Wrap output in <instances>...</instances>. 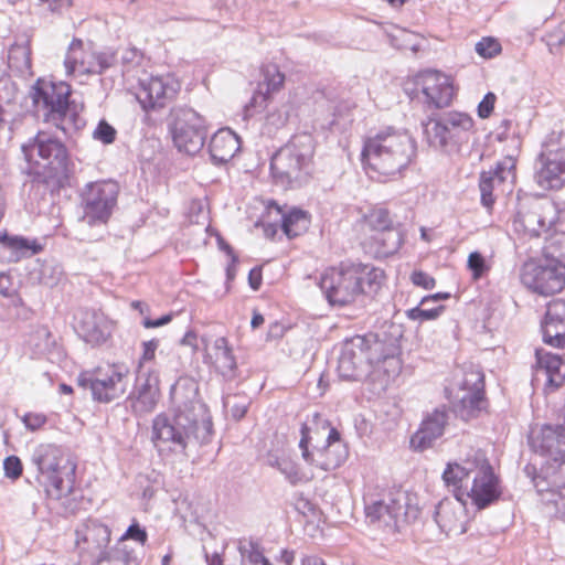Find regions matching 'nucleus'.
Wrapping results in <instances>:
<instances>
[{"instance_id":"f257e3e1","label":"nucleus","mask_w":565,"mask_h":565,"mask_svg":"<svg viewBox=\"0 0 565 565\" xmlns=\"http://www.w3.org/2000/svg\"><path fill=\"white\" fill-rule=\"evenodd\" d=\"M173 416L158 414L152 420V441L173 452L185 454L190 446L209 444L213 423L207 406L199 398L194 384L178 385L171 391Z\"/></svg>"},{"instance_id":"f03ea898","label":"nucleus","mask_w":565,"mask_h":565,"mask_svg":"<svg viewBox=\"0 0 565 565\" xmlns=\"http://www.w3.org/2000/svg\"><path fill=\"white\" fill-rule=\"evenodd\" d=\"M402 333L387 339L385 332L354 335L342 344L338 361L339 377L362 381L373 372L386 371L385 365L398 367V340Z\"/></svg>"},{"instance_id":"7ed1b4c3","label":"nucleus","mask_w":565,"mask_h":565,"mask_svg":"<svg viewBox=\"0 0 565 565\" xmlns=\"http://www.w3.org/2000/svg\"><path fill=\"white\" fill-rule=\"evenodd\" d=\"M22 152L29 163H34L26 171L32 186H42L54 192L68 179V151L65 145L46 131H39L29 142L22 145Z\"/></svg>"},{"instance_id":"20e7f679","label":"nucleus","mask_w":565,"mask_h":565,"mask_svg":"<svg viewBox=\"0 0 565 565\" xmlns=\"http://www.w3.org/2000/svg\"><path fill=\"white\" fill-rule=\"evenodd\" d=\"M384 279L385 274L381 268L344 260L322 275L320 288L331 306L344 307L360 295H375Z\"/></svg>"},{"instance_id":"39448f33","label":"nucleus","mask_w":565,"mask_h":565,"mask_svg":"<svg viewBox=\"0 0 565 565\" xmlns=\"http://www.w3.org/2000/svg\"><path fill=\"white\" fill-rule=\"evenodd\" d=\"M316 139L309 132L291 138L270 158V175L284 190L300 189L308 184L315 173Z\"/></svg>"},{"instance_id":"423d86ee","label":"nucleus","mask_w":565,"mask_h":565,"mask_svg":"<svg viewBox=\"0 0 565 565\" xmlns=\"http://www.w3.org/2000/svg\"><path fill=\"white\" fill-rule=\"evenodd\" d=\"M416 150V141L409 134L386 127L365 140L362 163L379 174L392 177L413 162Z\"/></svg>"},{"instance_id":"0eeeda50","label":"nucleus","mask_w":565,"mask_h":565,"mask_svg":"<svg viewBox=\"0 0 565 565\" xmlns=\"http://www.w3.org/2000/svg\"><path fill=\"white\" fill-rule=\"evenodd\" d=\"M31 98L35 116L66 136L77 132L86 125L71 100L72 88L64 82L53 83L39 78L32 86Z\"/></svg>"},{"instance_id":"6e6552de","label":"nucleus","mask_w":565,"mask_h":565,"mask_svg":"<svg viewBox=\"0 0 565 565\" xmlns=\"http://www.w3.org/2000/svg\"><path fill=\"white\" fill-rule=\"evenodd\" d=\"M565 238L544 247V257L525 262L521 268V282L541 296H552L565 288V254L558 249Z\"/></svg>"},{"instance_id":"1a4fd4ad","label":"nucleus","mask_w":565,"mask_h":565,"mask_svg":"<svg viewBox=\"0 0 565 565\" xmlns=\"http://www.w3.org/2000/svg\"><path fill=\"white\" fill-rule=\"evenodd\" d=\"M36 467L38 482L55 500L72 491L76 466L66 459L60 447L51 444L38 446L31 457Z\"/></svg>"},{"instance_id":"9d476101","label":"nucleus","mask_w":565,"mask_h":565,"mask_svg":"<svg viewBox=\"0 0 565 565\" xmlns=\"http://www.w3.org/2000/svg\"><path fill=\"white\" fill-rule=\"evenodd\" d=\"M557 207L547 198L518 194L516 211L512 220L514 232L529 237H540L556 223Z\"/></svg>"},{"instance_id":"9b49d317","label":"nucleus","mask_w":565,"mask_h":565,"mask_svg":"<svg viewBox=\"0 0 565 565\" xmlns=\"http://www.w3.org/2000/svg\"><path fill=\"white\" fill-rule=\"evenodd\" d=\"M168 127L179 151L194 156L203 148L207 137L204 117L188 106H174L168 116Z\"/></svg>"},{"instance_id":"f8f14e48","label":"nucleus","mask_w":565,"mask_h":565,"mask_svg":"<svg viewBox=\"0 0 565 565\" xmlns=\"http://www.w3.org/2000/svg\"><path fill=\"white\" fill-rule=\"evenodd\" d=\"M473 119L468 114L449 111L437 117H429L423 122L426 141L435 149L458 147L469 141Z\"/></svg>"},{"instance_id":"ddd939ff","label":"nucleus","mask_w":565,"mask_h":565,"mask_svg":"<svg viewBox=\"0 0 565 565\" xmlns=\"http://www.w3.org/2000/svg\"><path fill=\"white\" fill-rule=\"evenodd\" d=\"M119 185L113 180L93 182L82 193V222L88 226L105 225L117 204Z\"/></svg>"},{"instance_id":"4468645a","label":"nucleus","mask_w":565,"mask_h":565,"mask_svg":"<svg viewBox=\"0 0 565 565\" xmlns=\"http://www.w3.org/2000/svg\"><path fill=\"white\" fill-rule=\"evenodd\" d=\"M472 471L471 482L463 494L466 500L470 499L478 510H483L500 499L502 494L500 479L484 456L476 457Z\"/></svg>"},{"instance_id":"2eb2a0df","label":"nucleus","mask_w":565,"mask_h":565,"mask_svg":"<svg viewBox=\"0 0 565 565\" xmlns=\"http://www.w3.org/2000/svg\"><path fill=\"white\" fill-rule=\"evenodd\" d=\"M180 89L181 83L170 75L152 76L140 82V88L136 97L143 110H156L172 102Z\"/></svg>"},{"instance_id":"dca6fc26","label":"nucleus","mask_w":565,"mask_h":565,"mask_svg":"<svg viewBox=\"0 0 565 565\" xmlns=\"http://www.w3.org/2000/svg\"><path fill=\"white\" fill-rule=\"evenodd\" d=\"M516 179V158L513 154L505 156L495 163L489 171H482L479 179V189L481 194V204L491 209L495 202L494 191L502 186V192L507 185H512Z\"/></svg>"},{"instance_id":"f3484780","label":"nucleus","mask_w":565,"mask_h":565,"mask_svg":"<svg viewBox=\"0 0 565 565\" xmlns=\"http://www.w3.org/2000/svg\"><path fill=\"white\" fill-rule=\"evenodd\" d=\"M110 529L97 519H87L76 529V544L82 563L110 548Z\"/></svg>"},{"instance_id":"a211bd4d","label":"nucleus","mask_w":565,"mask_h":565,"mask_svg":"<svg viewBox=\"0 0 565 565\" xmlns=\"http://www.w3.org/2000/svg\"><path fill=\"white\" fill-rule=\"evenodd\" d=\"M543 382L545 393L558 390L565 383V360L558 355L545 351L535 350V364L533 365L532 383Z\"/></svg>"},{"instance_id":"6ab92c4d","label":"nucleus","mask_w":565,"mask_h":565,"mask_svg":"<svg viewBox=\"0 0 565 565\" xmlns=\"http://www.w3.org/2000/svg\"><path fill=\"white\" fill-rule=\"evenodd\" d=\"M416 89L425 97V103L434 108H444L450 105L454 97V87L450 78L439 71L428 70L416 77Z\"/></svg>"},{"instance_id":"aec40b11","label":"nucleus","mask_w":565,"mask_h":565,"mask_svg":"<svg viewBox=\"0 0 565 565\" xmlns=\"http://www.w3.org/2000/svg\"><path fill=\"white\" fill-rule=\"evenodd\" d=\"M315 454L310 466L323 471H332L339 468L348 458L347 444L341 439L337 428L330 427L322 446L313 445Z\"/></svg>"},{"instance_id":"412c9836","label":"nucleus","mask_w":565,"mask_h":565,"mask_svg":"<svg viewBox=\"0 0 565 565\" xmlns=\"http://www.w3.org/2000/svg\"><path fill=\"white\" fill-rule=\"evenodd\" d=\"M75 330L88 344L98 347L104 344L111 334V327L103 312L82 309L75 316Z\"/></svg>"},{"instance_id":"4be33fe9","label":"nucleus","mask_w":565,"mask_h":565,"mask_svg":"<svg viewBox=\"0 0 565 565\" xmlns=\"http://www.w3.org/2000/svg\"><path fill=\"white\" fill-rule=\"evenodd\" d=\"M529 445L534 452L546 456L554 461L565 458V426L544 425L540 431H532Z\"/></svg>"},{"instance_id":"5701e85b","label":"nucleus","mask_w":565,"mask_h":565,"mask_svg":"<svg viewBox=\"0 0 565 565\" xmlns=\"http://www.w3.org/2000/svg\"><path fill=\"white\" fill-rule=\"evenodd\" d=\"M449 415L444 406L428 413L423 418L417 431L411 437V447L416 451L430 448L444 435Z\"/></svg>"},{"instance_id":"b1692460","label":"nucleus","mask_w":565,"mask_h":565,"mask_svg":"<svg viewBox=\"0 0 565 565\" xmlns=\"http://www.w3.org/2000/svg\"><path fill=\"white\" fill-rule=\"evenodd\" d=\"M543 342L550 347L565 348V299L548 302L541 321Z\"/></svg>"},{"instance_id":"393cba45","label":"nucleus","mask_w":565,"mask_h":565,"mask_svg":"<svg viewBox=\"0 0 565 565\" xmlns=\"http://www.w3.org/2000/svg\"><path fill=\"white\" fill-rule=\"evenodd\" d=\"M263 81L258 83L250 100L245 106V117H252L266 106L271 93L280 89L285 82V75L276 64H267L262 67Z\"/></svg>"},{"instance_id":"a878e982","label":"nucleus","mask_w":565,"mask_h":565,"mask_svg":"<svg viewBox=\"0 0 565 565\" xmlns=\"http://www.w3.org/2000/svg\"><path fill=\"white\" fill-rule=\"evenodd\" d=\"M403 242V233L398 227L367 233L362 246L367 254L376 258H386L397 253Z\"/></svg>"},{"instance_id":"bb28decb","label":"nucleus","mask_w":565,"mask_h":565,"mask_svg":"<svg viewBox=\"0 0 565 565\" xmlns=\"http://www.w3.org/2000/svg\"><path fill=\"white\" fill-rule=\"evenodd\" d=\"M160 380L156 372L140 374L137 377L132 397V408L136 413H151L160 398Z\"/></svg>"},{"instance_id":"cd10ccee","label":"nucleus","mask_w":565,"mask_h":565,"mask_svg":"<svg viewBox=\"0 0 565 565\" xmlns=\"http://www.w3.org/2000/svg\"><path fill=\"white\" fill-rule=\"evenodd\" d=\"M449 398L452 412L465 422L479 417L488 407L486 392H450Z\"/></svg>"},{"instance_id":"c85d7f7f","label":"nucleus","mask_w":565,"mask_h":565,"mask_svg":"<svg viewBox=\"0 0 565 565\" xmlns=\"http://www.w3.org/2000/svg\"><path fill=\"white\" fill-rule=\"evenodd\" d=\"M239 148V137L230 128H222L212 136L207 150L213 164L222 166L227 163Z\"/></svg>"},{"instance_id":"c756f323","label":"nucleus","mask_w":565,"mask_h":565,"mask_svg":"<svg viewBox=\"0 0 565 565\" xmlns=\"http://www.w3.org/2000/svg\"><path fill=\"white\" fill-rule=\"evenodd\" d=\"M475 465L476 459L472 461L467 460L463 465L457 462L448 463L443 472L445 484L449 489L451 488L456 500L462 504L466 503V494L463 493L468 490L471 482V473H473L472 469Z\"/></svg>"},{"instance_id":"7c9ffc66","label":"nucleus","mask_w":565,"mask_h":565,"mask_svg":"<svg viewBox=\"0 0 565 565\" xmlns=\"http://www.w3.org/2000/svg\"><path fill=\"white\" fill-rule=\"evenodd\" d=\"M125 374L111 370L104 377H97L93 384V398L99 403H110L121 397L126 392Z\"/></svg>"},{"instance_id":"2f4dec72","label":"nucleus","mask_w":565,"mask_h":565,"mask_svg":"<svg viewBox=\"0 0 565 565\" xmlns=\"http://www.w3.org/2000/svg\"><path fill=\"white\" fill-rule=\"evenodd\" d=\"M541 167L535 172L537 184L545 190H558L565 184V164L550 157L539 156Z\"/></svg>"},{"instance_id":"473e14b6","label":"nucleus","mask_w":565,"mask_h":565,"mask_svg":"<svg viewBox=\"0 0 565 565\" xmlns=\"http://www.w3.org/2000/svg\"><path fill=\"white\" fill-rule=\"evenodd\" d=\"M87 565H138L134 547L117 541L114 546L86 562Z\"/></svg>"},{"instance_id":"72a5a7b5","label":"nucleus","mask_w":565,"mask_h":565,"mask_svg":"<svg viewBox=\"0 0 565 565\" xmlns=\"http://www.w3.org/2000/svg\"><path fill=\"white\" fill-rule=\"evenodd\" d=\"M277 213L280 214V227L288 238H295L302 233L307 232L310 225V215L307 211L298 207H292L284 213L277 203H273Z\"/></svg>"},{"instance_id":"f704fd0d","label":"nucleus","mask_w":565,"mask_h":565,"mask_svg":"<svg viewBox=\"0 0 565 565\" xmlns=\"http://www.w3.org/2000/svg\"><path fill=\"white\" fill-rule=\"evenodd\" d=\"M484 392V374L479 366L465 364L458 370L450 392Z\"/></svg>"},{"instance_id":"c9c22d12","label":"nucleus","mask_w":565,"mask_h":565,"mask_svg":"<svg viewBox=\"0 0 565 565\" xmlns=\"http://www.w3.org/2000/svg\"><path fill=\"white\" fill-rule=\"evenodd\" d=\"M94 55V52L86 51L84 49V43L79 39H73L71 42L65 60L64 65L67 74H88L90 67V56Z\"/></svg>"},{"instance_id":"e433bc0d","label":"nucleus","mask_w":565,"mask_h":565,"mask_svg":"<svg viewBox=\"0 0 565 565\" xmlns=\"http://www.w3.org/2000/svg\"><path fill=\"white\" fill-rule=\"evenodd\" d=\"M6 248L11 250L15 262L21 258H29L43 250V245L36 239H30L21 235L4 236Z\"/></svg>"},{"instance_id":"4c0bfd02","label":"nucleus","mask_w":565,"mask_h":565,"mask_svg":"<svg viewBox=\"0 0 565 565\" xmlns=\"http://www.w3.org/2000/svg\"><path fill=\"white\" fill-rule=\"evenodd\" d=\"M396 501H392V504H386L382 500L375 501L372 504L365 507V515L370 523H375L383 520L386 524L390 521L396 520L402 509L401 505L396 507Z\"/></svg>"},{"instance_id":"58836bf2","label":"nucleus","mask_w":565,"mask_h":565,"mask_svg":"<svg viewBox=\"0 0 565 565\" xmlns=\"http://www.w3.org/2000/svg\"><path fill=\"white\" fill-rule=\"evenodd\" d=\"M237 548L242 557V564H271L264 555V548L260 543L253 539H241Z\"/></svg>"},{"instance_id":"ea45409f","label":"nucleus","mask_w":565,"mask_h":565,"mask_svg":"<svg viewBox=\"0 0 565 565\" xmlns=\"http://www.w3.org/2000/svg\"><path fill=\"white\" fill-rule=\"evenodd\" d=\"M9 67L20 75H24L31 68V51L26 45L13 44L8 52Z\"/></svg>"},{"instance_id":"a19ab883","label":"nucleus","mask_w":565,"mask_h":565,"mask_svg":"<svg viewBox=\"0 0 565 565\" xmlns=\"http://www.w3.org/2000/svg\"><path fill=\"white\" fill-rule=\"evenodd\" d=\"M434 520L441 532L449 534L457 530L458 518L448 500L440 501L434 512Z\"/></svg>"},{"instance_id":"79ce46f5","label":"nucleus","mask_w":565,"mask_h":565,"mask_svg":"<svg viewBox=\"0 0 565 565\" xmlns=\"http://www.w3.org/2000/svg\"><path fill=\"white\" fill-rule=\"evenodd\" d=\"M541 153L565 164V132L552 131L543 142Z\"/></svg>"},{"instance_id":"37998d69","label":"nucleus","mask_w":565,"mask_h":565,"mask_svg":"<svg viewBox=\"0 0 565 565\" xmlns=\"http://www.w3.org/2000/svg\"><path fill=\"white\" fill-rule=\"evenodd\" d=\"M223 407L231 417L238 422L247 413L250 406V398L245 394H227L223 397Z\"/></svg>"},{"instance_id":"c03bdc74","label":"nucleus","mask_w":565,"mask_h":565,"mask_svg":"<svg viewBox=\"0 0 565 565\" xmlns=\"http://www.w3.org/2000/svg\"><path fill=\"white\" fill-rule=\"evenodd\" d=\"M365 224L369 233H375L388 228H398V226L394 225V222L391 217L388 210L380 207L374 209L366 217Z\"/></svg>"},{"instance_id":"a18cd8bd","label":"nucleus","mask_w":565,"mask_h":565,"mask_svg":"<svg viewBox=\"0 0 565 565\" xmlns=\"http://www.w3.org/2000/svg\"><path fill=\"white\" fill-rule=\"evenodd\" d=\"M425 305H418L414 308L407 309L405 316L413 321L423 323L425 321L436 320L445 311V306L440 305L431 309L424 308Z\"/></svg>"},{"instance_id":"49530a36","label":"nucleus","mask_w":565,"mask_h":565,"mask_svg":"<svg viewBox=\"0 0 565 565\" xmlns=\"http://www.w3.org/2000/svg\"><path fill=\"white\" fill-rule=\"evenodd\" d=\"M90 67L88 74H103L106 70L114 66L117 62V53L99 52L90 56Z\"/></svg>"},{"instance_id":"de8ad7c7","label":"nucleus","mask_w":565,"mask_h":565,"mask_svg":"<svg viewBox=\"0 0 565 565\" xmlns=\"http://www.w3.org/2000/svg\"><path fill=\"white\" fill-rule=\"evenodd\" d=\"M300 435L299 448L301 450V457L310 465L315 454L313 445H319V441L312 436L311 428L307 424L301 425Z\"/></svg>"},{"instance_id":"09e8293b","label":"nucleus","mask_w":565,"mask_h":565,"mask_svg":"<svg viewBox=\"0 0 565 565\" xmlns=\"http://www.w3.org/2000/svg\"><path fill=\"white\" fill-rule=\"evenodd\" d=\"M279 472L284 475L288 482L292 486L309 480V478L306 476V473L302 471L299 465L290 457H287L285 460H282V466Z\"/></svg>"},{"instance_id":"8fccbe9b","label":"nucleus","mask_w":565,"mask_h":565,"mask_svg":"<svg viewBox=\"0 0 565 565\" xmlns=\"http://www.w3.org/2000/svg\"><path fill=\"white\" fill-rule=\"evenodd\" d=\"M543 41L552 54L558 53L559 49L565 44V19L556 28L548 31L544 35Z\"/></svg>"},{"instance_id":"3c124183","label":"nucleus","mask_w":565,"mask_h":565,"mask_svg":"<svg viewBox=\"0 0 565 565\" xmlns=\"http://www.w3.org/2000/svg\"><path fill=\"white\" fill-rule=\"evenodd\" d=\"M467 267L471 271L473 280H479L490 270L484 256L477 250L469 254Z\"/></svg>"},{"instance_id":"603ef678","label":"nucleus","mask_w":565,"mask_h":565,"mask_svg":"<svg viewBox=\"0 0 565 565\" xmlns=\"http://www.w3.org/2000/svg\"><path fill=\"white\" fill-rule=\"evenodd\" d=\"M215 355L217 369L221 372V374L223 376L232 377L237 367L236 359L232 352V349L215 353Z\"/></svg>"},{"instance_id":"864d4df0","label":"nucleus","mask_w":565,"mask_h":565,"mask_svg":"<svg viewBox=\"0 0 565 565\" xmlns=\"http://www.w3.org/2000/svg\"><path fill=\"white\" fill-rule=\"evenodd\" d=\"M476 52L484 58H491L501 52V44L494 38H482L476 44Z\"/></svg>"},{"instance_id":"5fc2aeb1","label":"nucleus","mask_w":565,"mask_h":565,"mask_svg":"<svg viewBox=\"0 0 565 565\" xmlns=\"http://www.w3.org/2000/svg\"><path fill=\"white\" fill-rule=\"evenodd\" d=\"M129 540H132L143 546L148 540L146 529L138 522L134 521L118 541H122L125 544H128Z\"/></svg>"},{"instance_id":"6e6d98bb","label":"nucleus","mask_w":565,"mask_h":565,"mask_svg":"<svg viewBox=\"0 0 565 565\" xmlns=\"http://www.w3.org/2000/svg\"><path fill=\"white\" fill-rule=\"evenodd\" d=\"M116 129L104 119L98 122L93 132L94 139L99 140L105 145L113 143L116 139Z\"/></svg>"},{"instance_id":"4d7b16f0","label":"nucleus","mask_w":565,"mask_h":565,"mask_svg":"<svg viewBox=\"0 0 565 565\" xmlns=\"http://www.w3.org/2000/svg\"><path fill=\"white\" fill-rule=\"evenodd\" d=\"M3 469L7 478L17 480L22 476L23 466L22 461L17 456H8L3 460Z\"/></svg>"},{"instance_id":"13d9d810","label":"nucleus","mask_w":565,"mask_h":565,"mask_svg":"<svg viewBox=\"0 0 565 565\" xmlns=\"http://www.w3.org/2000/svg\"><path fill=\"white\" fill-rule=\"evenodd\" d=\"M495 100L497 96L494 95V93H487L478 105V116L482 119L489 118L494 109Z\"/></svg>"},{"instance_id":"bf43d9fd","label":"nucleus","mask_w":565,"mask_h":565,"mask_svg":"<svg viewBox=\"0 0 565 565\" xmlns=\"http://www.w3.org/2000/svg\"><path fill=\"white\" fill-rule=\"evenodd\" d=\"M411 280L415 286L426 290L433 289L436 285L435 278L423 270H414L411 275Z\"/></svg>"},{"instance_id":"052dcab7","label":"nucleus","mask_w":565,"mask_h":565,"mask_svg":"<svg viewBox=\"0 0 565 565\" xmlns=\"http://www.w3.org/2000/svg\"><path fill=\"white\" fill-rule=\"evenodd\" d=\"M23 423L29 430L35 431L46 423V417L42 414L28 413L23 416Z\"/></svg>"},{"instance_id":"680f3d73","label":"nucleus","mask_w":565,"mask_h":565,"mask_svg":"<svg viewBox=\"0 0 565 565\" xmlns=\"http://www.w3.org/2000/svg\"><path fill=\"white\" fill-rule=\"evenodd\" d=\"M159 347V340L151 339L149 341L142 342V354L140 358V362H149L154 359L156 350Z\"/></svg>"},{"instance_id":"e2e57ef3","label":"nucleus","mask_w":565,"mask_h":565,"mask_svg":"<svg viewBox=\"0 0 565 565\" xmlns=\"http://www.w3.org/2000/svg\"><path fill=\"white\" fill-rule=\"evenodd\" d=\"M523 472L524 475L531 479V481L533 482L534 487L539 490V491H543L544 489L541 487V483L544 481L543 478H541V476L539 475L537 472V468L534 463H527L525 465L524 469H523Z\"/></svg>"},{"instance_id":"0e129e2a","label":"nucleus","mask_w":565,"mask_h":565,"mask_svg":"<svg viewBox=\"0 0 565 565\" xmlns=\"http://www.w3.org/2000/svg\"><path fill=\"white\" fill-rule=\"evenodd\" d=\"M141 60V53L136 47L126 49L121 54V62L125 65H138Z\"/></svg>"},{"instance_id":"69168bd1","label":"nucleus","mask_w":565,"mask_h":565,"mask_svg":"<svg viewBox=\"0 0 565 565\" xmlns=\"http://www.w3.org/2000/svg\"><path fill=\"white\" fill-rule=\"evenodd\" d=\"M172 320V315L171 313H168V315H163L161 316L160 318L158 319H151L149 317H145L141 324L146 328V329H152V328H159V327H162V326H166L168 324L170 321Z\"/></svg>"},{"instance_id":"338daca9","label":"nucleus","mask_w":565,"mask_h":565,"mask_svg":"<svg viewBox=\"0 0 565 565\" xmlns=\"http://www.w3.org/2000/svg\"><path fill=\"white\" fill-rule=\"evenodd\" d=\"M263 274L262 267H254L248 273V285L253 290H258L262 286Z\"/></svg>"},{"instance_id":"774afa93","label":"nucleus","mask_w":565,"mask_h":565,"mask_svg":"<svg viewBox=\"0 0 565 565\" xmlns=\"http://www.w3.org/2000/svg\"><path fill=\"white\" fill-rule=\"evenodd\" d=\"M296 558V553L292 550L284 548L280 551L276 559L285 565H292Z\"/></svg>"}]
</instances>
